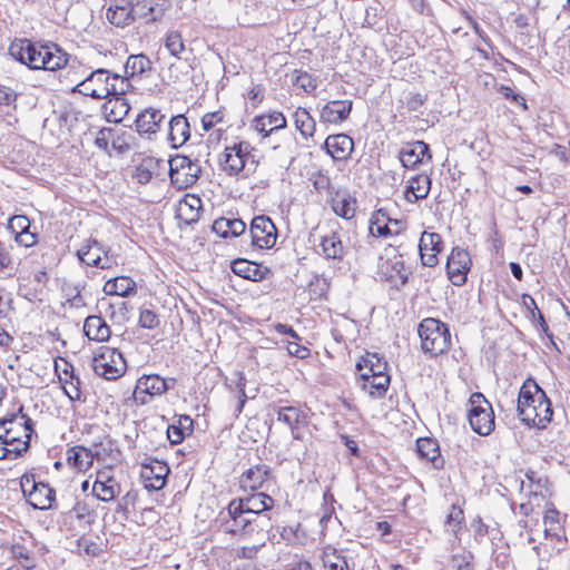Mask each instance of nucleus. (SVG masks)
I'll list each match as a JSON object with an SVG mask.
<instances>
[{
  "label": "nucleus",
  "mask_w": 570,
  "mask_h": 570,
  "mask_svg": "<svg viewBox=\"0 0 570 570\" xmlns=\"http://www.w3.org/2000/svg\"><path fill=\"white\" fill-rule=\"evenodd\" d=\"M33 433L32 420L21 405L16 413L0 420V460L17 459L29 448Z\"/></svg>",
  "instance_id": "1"
},
{
  "label": "nucleus",
  "mask_w": 570,
  "mask_h": 570,
  "mask_svg": "<svg viewBox=\"0 0 570 570\" xmlns=\"http://www.w3.org/2000/svg\"><path fill=\"white\" fill-rule=\"evenodd\" d=\"M10 55L30 69L56 71L68 62V55L56 45H40L21 39L13 41L9 48Z\"/></svg>",
  "instance_id": "2"
},
{
  "label": "nucleus",
  "mask_w": 570,
  "mask_h": 570,
  "mask_svg": "<svg viewBox=\"0 0 570 570\" xmlns=\"http://www.w3.org/2000/svg\"><path fill=\"white\" fill-rule=\"evenodd\" d=\"M518 412L522 422L538 429H544L553 415L550 400L534 381L525 382L520 389Z\"/></svg>",
  "instance_id": "3"
},
{
  "label": "nucleus",
  "mask_w": 570,
  "mask_h": 570,
  "mask_svg": "<svg viewBox=\"0 0 570 570\" xmlns=\"http://www.w3.org/2000/svg\"><path fill=\"white\" fill-rule=\"evenodd\" d=\"M386 368V362L374 353H367L356 363L361 389L371 399H382L386 394L391 382Z\"/></svg>",
  "instance_id": "4"
},
{
  "label": "nucleus",
  "mask_w": 570,
  "mask_h": 570,
  "mask_svg": "<svg viewBox=\"0 0 570 570\" xmlns=\"http://www.w3.org/2000/svg\"><path fill=\"white\" fill-rule=\"evenodd\" d=\"M421 347L425 354L438 356L445 353L451 345L449 326L432 317L424 318L417 328Z\"/></svg>",
  "instance_id": "5"
},
{
  "label": "nucleus",
  "mask_w": 570,
  "mask_h": 570,
  "mask_svg": "<svg viewBox=\"0 0 570 570\" xmlns=\"http://www.w3.org/2000/svg\"><path fill=\"white\" fill-rule=\"evenodd\" d=\"M95 373L106 380H117L127 370L122 354L114 347L100 346L92 358Z\"/></svg>",
  "instance_id": "6"
},
{
  "label": "nucleus",
  "mask_w": 570,
  "mask_h": 570,
  "mask_svg": "<svg viewBox=\"0 0 570 570\" xmlns=\"http://www.w3.org/2000/svg\"><path fill=\"white\" fill-rule=\"evenodd\" d=\"M469 422L472 430L480 435H489L494 429L492 405L481 393L470 397Z\"/></svg>",
  "instance_id": "7"
},
{
  "label": "nucleus",
  "mask_w": 570,
  "mask_h": 570,
  "mask_svg": "<svg viewBox=\"0 0 570 570\" xmlns=\"http://www.w3.org/2000/svg\"><path fill=\"white\" fill-rule=\"evenodd\" d=\"M253 148L247 141L226 146L219 156V167L228 176L239 175L250 157Z\"/></svg>",
  "instance_id": "8"
},
{
  "label": "nucleus",
  "mask_w": 570,
  "mask_h": 570,
  "mask_svg": "<svg viewBox=\"0 0 570 570\" xmlns=\"http://www.w3.org/2000/svg\"><path fill=\"white\" fill-rule=\"evenodd\" d=\"M379 274L392 287L400 289L409 282L412 271L405 266L402 254L395 253L380 264Z\"/></svg>",
  "instance_id": "9"
},
{
  "label": "nucleus",
  "mask_w": 570,
  "mask_h": 570,
  "mask_svg": "<svg viewBox=\"0 0 570 570\" xmlns=\"http://www.w3.org/2000/svg\"><path fill=\"white\" fill-rule=\"evenodd\" d=\"M110 72L107 69H97L78 82L72 91L95 99H105L110 96Z\"/></svg>",
  "instance_id": "10"
},
{
  "label": "nucleus",
  "mask_w": 570,
  "mask_h": 570,
  "mask_svg": "<svg viewBox=\"0 0 570 570\" xmlns=\"http://www.w3.org/2000/svg\"><path fill=\"white\" fill-rule=\"evenodd\" d=\"M169 176L179 187L194 185L200 174V166L187 156H177L170 160Z\"/></svg>",
  "instance_id": "11"
},
{
  "label": "nucleus",
  "mask_w": 570,
  "mask_h": 570,
  "mask_svg": "<svg viewBox=\"0 0 570 570\" xmlns=\"http://www.w3.org/2000/svg\"><path fill=\"white\" fill-rule=\"evenodd\" d=\"M227 513L228 519L222 524L225 533L245 537L254 531L256 519H250L240 508V504L236 503V499L229 502Z\"/></svg>",
  "instance_id": "12"
},
{
  "label": "nucleus",
  "mask_w": 570,
  "mask_h": 570,
  "mask_svg": "<svg viewBox=\"0 0 570 570\" xmlns=\"http://www.w3.org/2000/svg\"><path fill=\"white\" fill-rule=\"evenodd\" d=\"M470 267L471 258L469 253L460 247L453 248L446 262V273L451 283L455 286L464 285Z\"/></svg>",
  "instance_id": "13"
},
{
  "label": "nucleus",
  "mask_w": 570,
  "mask_h": 570,
  "mask_svg": "<svg viewBox=\"0 0 570 570\" xmlns=\"http://www.w3.org/2000/svg\"><path fill=\"white\" fill-rule=\"evenodd\" d=\"M252 243L254 246L272 248L276 243L277 229L267 216H256L250 224Z\"/></svg>",
  "instance_id": "14"
},
{
  "label": "nucleus",
  "mask_w": 570,
  "mask_h": 570,
  "mask_svg": "<svg viewBox=\"0 0 570 570\" xmlns=\"http://www.w3.org/2000/svg\"><path fill=\"white\" fill-rule=\"evenodd\" d=\"M442 249V238L438 233L423 232L419 243L421 262L424 266L433 267L438 264V254Z\"/></svg>",
  "instance_id": "15"
},
{
  "label": "nucleus",
  "mask_w": 570,
  "mask_h": 570,
  "mask_svg": "<svg viewBox=\"0 0 570 570\" xmlns=\"http://www.w3.org/2000/svg\"><path fill=\"white\" fill-rule=\"evenodd\" d=\"M165 120L166 116L159 109L146 108L136 118V129L138 134L150 138L159 131Z\"/></svg>",
  "instance_id": "16"
},
{
  "label": "nucleus",
  "mask_w": 570,
  "mask_h": 570,
  "mask_svg": "<svg viewBox=\"0 0 570 570\" xmlns=\"http://www.w3.org/2000/svg\"><path fill=\"white\" fill-rule=\"evenodd\" d=\"M175 383V379H164L157 374L144 375L137 381L135 394L137 397L142 393L150 396L160 395L174 387Z\"/></svg>",
  "instance_id": "17"
},
{
  "label": "nucleus",
  "mask_w": 570,
  "mask_h": 570,
  "mask_svg": "<svg viewBox=\"0 0 570 570\" xmlns=\"http://www.w3.org/2000/svg\"><path fill=\"white\" fill-rule=\"evenodd\" d=\"M106 18L118 28L129 26L136 19L134 3L129 0H115L107 9Z\"/></svg>",
  "instance_id": "18"
},
{
  "label": "nucleus",
  "mask_w": 570,
  "mask_h": 570,
  "mask_svg": "<svg viewBox=\"0 0 570 570\" xmlns=\"http://www.w3.org/2000/svg\"><path fill=\"white\" fill-rule=\"evenodd\" d=\"M431 158L429 145L422 140L414 141L400 151V160L405 168L414 169Z\"/></svg>",
  "instance_id": "19"
},
{
  "label": "nucleus",
  "mask_w": 570,
  "mask_h": 570,
  "mask_svg": "<svg viewBox=\"0 0 570 570\" xmlns=\"http://www.w3.org/2000/svg\"><path fill=\"white\" fill-rule=\"evenodd\" d=\"M104 250L97 240H89L80 249H78V258L88 266H96L99 268H109L111 259L106 255L102 256Z\"/></svg>",
  "instance_id": "20"
},
{
  "label": "nucleus",
  "mask_w": 570,
  "mask_h": 570,
  "mask_svg": "<svg viewBox=\"0 0 570 570\" xmlns=\"http://www.w3.org/2000/svg\"><path fill=\"white\" fill-rule=\"evenodd\" d=\"M351 100H332L323 106L321 110V121L328 124H340L346 120L352 110Z\"/></svg>",
  "instance_id": "21"
},
{
  "label": "nucleus",
  "mask_w": 570,
  "mask_h": 570,
  "mask_svg": "<svg viewBox=\"0 0 570 570\" xmlns=\"http://www.w3.org/2000/svg\"><path fill=\"white\" fill-rule=\"evenodd\" d=\"M230 267L233 273L237 276L254 282L263 281L267 277L268 274H271V269L268 267H264L257 263L244 258L234 259Z\"/></svg>",
  "instance_id": "22"
},
{
  "label": "nucleus",
  "mask_w": 570,
  "mask_h": 570,
  "mask_svg": "<svg viewBox=\"0 0 570 570\" xmlns=\"http://www.w3.org/2000/svg\"><path fill=\"white\" fill-rule=\"evenodd\" d=\"M167 9L166 0H136L134 4L136 18L146 22H155L164 16Z\"/></svg>",
  "instance_id": "23"
},
{
  "label": "nucleus",
  "mask_w": 570,
  "mask_h": 570,
  "mask_svg": "<svg viewBox=\"0 0 570 570\" xmlns=\"http://www.w3.org/2000/svg\"><path fill=\"white\" fill-rule=\"evenodd\" d=\"M325 148L333 159L345 160L354 149V141L345 134L331 135L325 140Z\"/></svg>",
  "instance_id": "24"
},
{
  "label": "nucleus",
  "mask_w": 570,
  "mask_h": 570,
  "mask_svg": "<svg viewBox=\"0 0 570 570\" xmlns=\"http://www.w3.org/2000/svg\"><path fill=\"white\" fill-rule=\"evenodd\" d=\"M236 503L248 515H262L264 511L271 510L274 505V499L264 492L254 493L246 498L236 499Z\"/></svg>",
  "instance_id": "25"
},
{
  "label": "nucleus",
  "mask_w": 570,
  "mask_h": 570,
  "mask_svg": "<svg viewBox=\"0 0 570 570\" xmlns=\"http://www.w3.org/2000/svg\"><path fill=\"white\" fill-rule=\"evenodd\" d=\"M320 247L323 257L334 263H341L346 255V248L341 237L334 232L321 238Z\"/></svg>",
  "instance_id": "26"
},
{
  "label": "nucleus",
  "mask_w": 570,
  "mask_h": 570,
  "mask_svg": "<svg viewBox=\"0 0 570 570\" xmlns=\"http://www.w3.org/2000/svg\"><path fill=\"white\" fill-rule=\"evenodd\" d=\"M106 99V102L102 105V114L107 121H121L130 110V106L126 98L120 96H109Z\"/></svg>",
  "instance_id": "27"
},
{
  "label": "nucleus",
  "mask_w": 570,
  "mask_h": 570,
  "mask_svg": "<svg viewBox=\"0 0 570 570\" xmlns=\"http://www.w3.org/2000/svg\"><path fill=\"white\" fill-rule=\"evenodd\" d=\"M431 189V179L428 175L419 174L411 177L405 188V198L410 203L428 197Z\"/></svg>",
  "instance_id": "28"
},
{
  "label": "nucleus",
  "mask_w": 570,
  "mask_h": 570,
  "mask_svg": "<svg viewBox=\"0 0 570 570\" xmlns=\"http://www.w3.org/2000/svg\"><path fill=\"white\" fill-rule=\"evenodd\" d=\"M65 367L61 371L62 375H59V381L62 384L63 392L71 401H80L81 400V391H80V379L75 375V368L68 362H63Z\"/></svg>",
  "instance_id": "29"
},
{
  "label": "nucleus",
  "mask_w": 570,
  "mask_h": 570,
  "mask_svg": "<svg viewBox=\"0 0 570 570\" xmlns=\"http://www.w3.org/2000/svg\"><path fill=\"white\" fill-rule=\"evenodd\" d=\"M83 332L89 340L104 342L110 337V327L99 315H90L85 320Z\"/></svg>",
  "instance_id": "30"
},
{
  "label": "nucleus",
  "mask_w": 570,
  "mask_h": 570,
  "mask_svg": "<svg viewBox=\"0 0 570 570\" xmlns=\"http://www.w3.org/2000/svg\"><path fill=\"white\" fill-rule=\"evenodd\" d=\"M190 136L189 124L185 116L177 115L169 121L168 139L174 148L183 146Z\"/></svg>",
  "instance_id": "31"
},
{
  "label": "nucleus",
  "mask_w": 570,
  "mask_h": 570,
  "mask_svg": "<svg viewBox=\"0 0 570 570\" xmlns=\"http://www.w3.org/2000/svg\"><path fill=\"white\" fill-rule=\"evenodd\" d=\"M271 469L266 464H257L243 473L240 484L244 489L256 490L269 479Z\"/></svg>",
  "instance_id": "32"
},
{
  "label": "nucleus",
  "mask_w": 570,
  "mask_h": 570,
  "mask_svg": "<svg viewBox=\"0 0 570 570\" xmlns=\"http://www.w3.org/2000/svg\"><path fill=\"white\" fill-rule=\"evenodd\" d=\"M212 229L223 238L236 237L245 232L246 225L239 218L220 217L214 222Z\"/></svg>",
  "instance_id": "33"
},
{
  "label": "nucleus",
  "mask_w": 570,
  "mask_h": 570,
  "mask_svg": "<svg viewBox=\"0 0 570 570\" xmlns=\"http://www.w3.org/2000/svg\"><path fill=\"white\" fill-rule=\"evenodd\" d=\"M255 129L263 134L264 137L269 136L274 130L286 127V119L282 112H273L266 116L256 117L254 119Z\"/></svg>",
  "instance_id": "34"
},
{
  "label": "nucleus",
  "mask_w": 570,
  "mask_h": 570,
  "mask_svg": "<svg viewBox=\"0 0 570 570\" xmlns=\"http://www.w3.org/2000/svg\"><path fill=\"white\" fill-rule=\"evenodd\" d=\"M102 291L106 295L127 297L135 293L136 283L130 277L118 276L107 281Z\"/></svg>",
  "instance_id": "35"
},
{
  "label": "nucleus",
  "mask_w": 570,
  "mask_h": 570,
  "mask_svg": "<svg viewBox=\"0 0 570 570\" xmlns=\"http://www.w3.org/2000/svg\"><path fill=\"white\" fill-rule=\"evenodd\" d=\"M30 502L36 509H47L51 507L55 498V491L47 484L35 483L29 493Z\"/></svg>",
  "instance_id": "36"
},
{
  "label": "nucleus",
  "mask_w": 570,
  "mask_h": 570,
  "mask_svg": "<svg viewBox=\"0 0 570 570\" xmlns=\"http://www.w3.org/2000/svg\"><path fill=\"white\" fill-rule=\"evenodd\" d=\"M368 232L373 237H390V217L383 209L375 210L370 219Z\"/></svg>",
  "instance_id": "37"
},
{
  "label": "nucleus",
  "mask_w": 570,
  "mask_h": 570,
  "mask_svg": "<svg viewBox=\"0 0 570 570\" xmlns=\"http://www.w3.org/2000/svg\"><path fill=\"white\" fill-rule=\"evenodd\" d=\"M68 463L78 469L86 471L92 464V453L83 446H73L68 450Z\"/></svg>",
  "instance_id": "38"
},
{
  "label": "nucleus",
  "mask_w": 570,
  "mask_h": 570,
  "mask_svg": "<svg viewBox=\"0 0 570 570\" xmlns=\"http://www.w3.org/2000/svg\"><path fill=\"white\" fill-rule=\"evenodd\" d=\"M294 122L296 129L304 138L313 137L316 129V122L306 109L301 107L296 109L294 112Z\"/></svg>",
  "instance_id": "39"
},
{
  "label": "nucleus",
  "mask_w": 570,
  "mask_h": 570,
  "mask_svg": "<svg viewBox=\"0 0 570 570\" xmlns=\"http://www.w3.org/2000/svg\"><path fill=\"white\" fill-rule=\"evenodd\" d=\"M322 561L328 570H350L346 557L332 547L323 550Z\"/></svg>",
  "instance_id": "40"
},
{
  "label": "nucleus",
  "mask_w": 570,
  "mask_h": 570,
  "mask_svg": "<svg viewBox=\"0 0 570 570\" xmlns=\"http://www.w3.org/2000/svg\"><path fill=\"white\" fill-rule=\"evenodd\" d=\"M355 199L351 196L336 197L332 202V208L337 216L351 219L355 215Z\"/></svg>",
  "instance_id": "41"
},
{
  "label": "nucleus",
  "mask_w": 570,
  "mask_h": 570,
  "mask_svg": "<svg viewBox=\"0 0 570 570\" xmlns=\"http://www.w3.org/2000/svg\"><path fill=\"white\" fill-rule=\"evenodd\" d=\"M92 491L98 500L109 502L120 493V484L116 480L110 483L95 482Z\"/></svg>",
  "instance_id": "42"
},
{
  "label": "nucleus",
  "mask_w": 570,
  "mask_h": 570,
  "mask_svg": "<svg viewBox=\"0 0 570 570\" xmlns=\"http://www.w3.org/2000/svg\"><path fill=\"white\" fill-rule=\"evenodd\" d=\"M416 451L422 459L435 463L440 456L436 442L430 438H421L416 441Z\"/></svg>",
  "instance_id": "43"
},
{
  "label": "nucleus",
  "mask_w": 570,
  "mask_h": 570,
  "mask_svg": "<svg viewBox=\"0 0 570 570\" xmlns=\"http://www.w3.org/2000/svg\"><path fill=\"white\" fill-rule=\"evenodd\" d=\"M71 520H77L83 528L90 527L94 522L95 515L87 504L77 502L75 507L68 512Z\"/></svg>",
  "instance_id": "44"
},
{
  "label": "nucleus",
  "mask_w": 570,
  "mask_h": 570,
  "mask_svg": "<svg viewBox=\"0 0 570 570\" xmlns=\"http://www.w3.org/2000/svg\"><path fill=\"white\" fill-rule=\"evenodd\" d=\"M150 68V60L145 55H132L128 58L125 69L126 73L132 76L141 75Z\"/></svg>",
  "instance_id": "45"
},
{
  "label": "nucleus",
  "mask_w": 570,
  "mask_h": 570,
  "mask_svg": "<svg viewBox=\"0 0 570 570\" xmlns=\"http://www.w3.org/2000/svg\"><path fill=\"white\" fill-rule=\"evenodd\" d=\"M303 417L301 410L295 406H282L277 410V420L284 422L291 429H296Z\"/></svg>",
  "instance_id": "46"
},
{
  "label": "nucleus",
  "mask_w": 570,
  "mask_h": 570,
  "mask_svg": "<svg viewBox=\"0 0 570 570\" xmlns=\"http://www.w3.org/2000/svg\"><path fill=\"white\" fill-rule=\"evenodd\" d=\"M132 136L122 129H115L114 135H111V148L116 150L118 154H124L131 148Z\"/></svg>",
  "instance_id": "47"
},
{
  "label": "nucleus",
  "mask_w": 570,
  "mask_h": 570,
  "mask_svg": "<svg viewBox=\"0 0 570 570\" xmlns=\"http://www.w3.org/2000/svg\"><path fill=\"white\" fill-rule=\"evenodd\" d=\"M17 271L16 259L10 254L8 246L0 242V275L12 276Z\"/></svg>",
  "instance_id": "48"
},
{
  "label": "nucleus",
  "mask_w": 570,
  "mask_h": 570,
  "mask_svg": "<svg viewBox=\"0 0 570 570\" xmlns=\"http://www.w3.org/2000/svg\"><path fill=\"white\" fill-rule=\"evenodd\" d=\"M165 48L168 52L176 58H180V53L185 50V43L183 41V36L179 31L173 30L166 35L165 38Z\"/></svg>",
  "instance_id": "49"
},
{
  "label": "nucleus",
  "mask_w": 570,
  "mask_h": 570,
  "mask_svg": "<svg viewBox=\"0 0 570 570\" xmlns=\"http://www.w3.org/2000/svg\"><path fill=\"white\" fill-rule=\"evenodd\" d=\"M157 472L154 473V468H150V474H153V476L148 475L147 472L144 474L146 479L151 480V482L147 484L146 488H150L153 490H160L165 487V478L169 472V469L166 464L160 462H157Z\"/></svg>",
  "instance_id": "50"
},
{
  "label": "nucleus",
  "mask_w": 570,
  "mask_h": 570,
  "mask_svg": "<svg viewBox=\"0 0 570 570\" xmlns=\"http://www.w3.org/2000/svg\"><path fill=\"white\" fill-rule=\"evenodd\" d=\"M292 81L296 87L302 88L307 94L314 91L317 87L316 79L306 71L295 70L292 73Z\"/></svg>",
  "instance_id": "51"
},
{
  "label": "nucleus",
  "mask_w": 570,
  "mask_h": 570,
  "mask_svg": "<svg viewBox=\"0 0 570 570\" xmlns=\"http://www.w3.org/2000/svg\"><path fill=\"white\" fill-rule=\"evenodd\" d=\"M11 554L17 561H19L23 569L30 570L35 568V559L31 557L29 549H27L24 546L14 543L11 547Z\"/></svg>",
  "instance_id": "52"
},
{
  "label": "nucleus",
  "mask_w": 570,
  "mask_h": 570,
  "mask_svg": "<svg viewBox=\"0 0 570 570\" xmlns=\"http://www.w3.org/2000/svg\"><path fill=\"white\" fill-rule=\"evenodd\" d=\"M463 520H464L463 511L460 508L452 505L448 513L446 521H445L448 530L455 534L456 531L460 529Z\"/></svg>",
  "instance_id": "53"
},
{
  "label": "nucleus",
  "mask_w": 570,
  "mask_h": 570,
  "mask_svg": "<svg viewBox=\"0 0 570 570\" xmlns=\"http://www.w3.org/2000/svg\"><path fill=\"white\" fill-rule=\"evenodd\" d=\"M529 497H531L537 507L540 505V501L544 500L548 492V480L546 478H539L533 483V488H529Z\"/></svg>",
  "instance_id": "54"
},
{
  "label": "nucleus",
  "mask_w": 570,
  "mask_h": 570,
  "mask_svg": "<svg viewBox=\"0 0 570 570\" xmlns=\"http://www.w3.org/2000/svg\"><path fill=\"white\" fill-rule=\"evenodd\" d=\"M559 511L552 507V504H549V507L546 508L543 521L546 525V533L549 532H556L559 527Z\"/></svg>",
  "instance_id": "55"
},
{
  "label": "nucleus",
  "mask_w": 570,
  "mask_h": 570,
  "mask_svg": "<svg viewBox=\"0 0 570 570\" xmlns=\"http://www.w3.org/2000/svg\"><path fill=\"white\" fill-rule=\"evenodd\" d=\"M265 546V539L264 533H262V539L253 544V546H245L242 547L236 551V557L239 559H253L256 557L258 551Z\"/></svg>",
  "instance_id": "56"
},
{
  "label": "nucleus",
  "mask_w": 570,
  "mask_h": 570,
  "mask_svg": "<svg viewBox=\"0 0 570 570\" xmlns=\"http://www.w3.org/2000/svg\"><path fill=\"white\" fill-rule=\"evenodd\" d=\"M128 87V82L124 77L118 75H110L109 89L110 96L124 97Z\"/></svg>",
  "instance_id": "57"
},
{
  "label": "nucleus",
  "mask_w": 570,
  "mask_h": 570,
  "mask_svg": "<svg viewBox=\"0 0 570 570\" xmlns=\"http://www.w3.org/2000/svg\"><path fill=\"white\" fill-rule=\"evenodd\" d=\"M139 325L142 328L154 330L159 325V318L154 311L142 309L139 315Z\"/></svg>",
  "instance_id": "58"
},
{
  "label": "nucleus",
  "mask_w": 570,
  "mask_h": 570,
  "mask_svg": "<svg viewBox=\"0 0 570 570\" xmlns=\"http://www.w3.org/2000/svg\"><path fill=\"white\" fill-rule=\"evenodd\" d=\"M9 228L16 236L17 234L30 229V220L23 215L13 216L9 220Z\"/></svg>",
  "instance_id": "59"
},
{
  "label": "nucleus",
  "mask_w": 570,
  "mask_h": 570,
  "mask_svg": "<svg viewBox=\"0 0 570 570\" xmlns=\"http://www.w3.org/2000/svg\"><path fill=\"white\" fill-rule=\"evenodd\" d=\"M111 135H114V128L100 129L95 139L96 146L99 147L100 149L108 150V146H111Z\"/></svg>",
  "instance_id": "60"
},
{
  "label": "nucleus",
  "mask_w": 570,
  "mask_h": 570,
  "mask_svg": "<svg viewBox=\"0 0 570 570\" xmlns=\"http://www.w3.org/2000/svg\"><path fill=\"white\" fill-rule=\"evenodd\" d=\"M499 92H500L502 96H504L507 99H510V100H512L513 102H515V104H518V105L522 106V108H523L524 110L528 108V107H527L525 99H524L521 95H519V94L514 92V91H513L509 86H501V87L499 88Z\"/></svg>",
  "instance_id": "61"
},
{
  "label": "nucleus",
  "mask_w": 570,
  "mask_h": 570,
  "mask_svg": "<svg viewBox=\"0 0 570 570\" xmlns=\"http://www.w3.org/2000/svg\"><path fill=\"white\" fill-rule=\"evenodd\" d=\"M14 239L19 245L24 246V247L33 246L38 242L37 234L31 233L30 229H27L20 234H17L14 236Z\"/></svg>",
  "instance_id": "62"
},
{
  "label": "nucleus",
  "mask_w": 570,
  "mask_h": 570,
  "mask_svg": "<svg viewBox=\"0 0 570 570\" xmlns=\"http://www.w3.org/2000/svg\"><path fill=\"white\" fill-rule=\"evenodd\" d=\"M425 101V97L420 92L409 94L406 97L405 106L410 111H416L421 106H423Z\"/></svg>",
  "instance_id": "63"
},
{
  "label": "nucleus",
  "mask_w": 570,
  "mask_h": 570,
  "mask_svg": "<svg viewBox=\"0 0 570 570\" xmlns=\"http://www.w3.org/2000/svg\"><path fill=\"white\" fill-rule=\"evenodd\" d=\"M473 560L472 553L468 552L463 556H455L453 561L455 562L456 570H473L471 561Z\"/></svg>",
  "instance_id": "64"
}]
</instances>
